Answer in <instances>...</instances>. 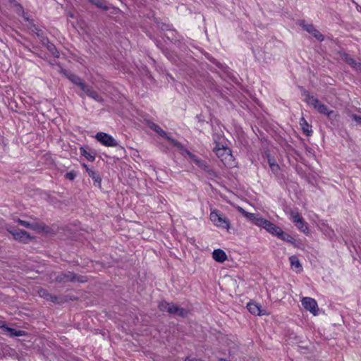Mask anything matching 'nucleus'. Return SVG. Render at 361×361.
Wrapping results in <instances>:
<instances>
[{
  "label": "nucleus",
  "instance_id": "f257e3e1",
  "mask_svg": "<svg viewBox=\"0 0 361 361\" xmlns=\"http://www.w3.org/2000/svg\"><path fill=\"white\" fill-rule=\"evenodd\" d=\"M238 211L253 224L264 228L267 232H269L272 235L276 236L278 231H280V227L277 226L271 221L262 218L258 214H254L246 212L241 207L238 208Z\"/></svg>",
  "mask_w": 361,
  "mask_h": 361
},
{
  "label": "nucleus",
  "instance_id": "f03ea898",
  "mask_svg": "<svg viewBox=\"0 0 361 361\" xmlns=\"http://www.w3.org/2000/svg\"><path fill=\"white\" fill-rule=\"evenodd\" d=\"M302 95L305 97V102L317 109L320 114L326 115L329 118L334 116L333 110L329 109L325 104L321 103L317 97L311 95L307 90L303 88H302Z\"/></svg>",
  "mask_w": 361,
  "mask_h": 361
},
{
  "label": "nucleus",
  "instance_id": "7ed1b4c3",
  "mask_svg": "<svg viewBox=\"0 0 361 361\" xmlns=\"http://www.w3.org/2000/svg\"><path fill=\"white\" fill-rule=\"evenodd\" d=\"M181 152L183 155H188L190 159L200 169L205 171L208 173L209 175L212 176H216L215 171L212 169L207 163L200 159L198 157L191 153L189 150H188L183 145L181 147H177Z\"/></svg>",
  "mask_w": 361,
  "mask_h": 361
},
{
  "label": "nucleus",
  "instance_id": "20e7f679",
  "mask_svg": "<svg viewBox=\"0 0 361 361\" xmlns=\"http://www.w3.org/2000/svg\"><path fill=\"white\" fill-rule=\"evenodd\" d=\"M209 218L216 226L227 230L229 229L230 221L228 219L219 211L216 209L211 210Z\"/></svg>",
  "mask_w": 361,
  "mask_h": 361
},
{
  "label": "nucleus",
  "instance_id": "39448f33",
  "mask_svg": "<svg viewBox=\"0 0 361 361\" xmlns=\"http://www.w3.org/2000/svg\"><path fill=\"white\" fill-rule=\"evenodd\" d=\"M51 279L59 283L85 281L84 280L80 279L79 276L71 271L54 273L51 276Z\"/></svg>",
  "mask_w": 361,
  "mask_h": 361
},
{
  "label": "nucleus",
  "instance_id": "423d86ee",
  "mask_svg": "<svg viewBox=\"0 0 361 361\" xmlns=\"http://www.w3.org/2000/svg\"><path fill=\"white\" fill-rule=\"evenodd\" d=\"M291 220L297 228L305 235H308L309 228L307 224L305 221L302 216L298 212L292 211L290 212Z\"/></svg>",
  "mask_w": 361,
  "mask_h": 361
},
{
  "label": "nucleus",
  "instance_id": "0eeeda50",
  "mask_svg": "<svg viewBox=\"0 0 361 361\" xmlns=\"http://www.w3.org/2000/svg\"><path fill=\"white\" fill-rule=\"evenodd\" d=\"M148 126L152 130H153L154 132H156L159 135H160L161 137L167 140L170 142L171 145H172L173 146H174L176 147H181L182 148V144L180 142L174 140L171 137L167 135V133L164 130H162L158 125H157L152 122H149Z\"/></svg>",
  "mask_w": 361,
  "mask_h": 361
},
{
  "label": "nucleus",
  "instance_id": "6e6552de",
  "mask_svg": "<svg viewBox=\"0 0 361 361\" xmlns=\"http://www.w3.org/2000/svg\"><path fill=\"white\" fill-rule=\"evenodd\" d=\"M95 138L102 145L107 147H116L118 145L117 141L111 135L103 132L97 133Z\"/></svg>",
  "mask_w": 361,
  "mask_h": 361
},
{
  "label": "nucleus",
  "instance_id": "1a4fd4ad",
  "mask_svg": "<svg viewBox=\"0 0 361 361\" xmlns=\"http://www.w3.org/2000/svg\"><path fill=\"white\" fill-rule=\"evenodd\" d=\"M301 302L303 307L305 310L310 311L314 315L317 314L318 310V305L317 301L314 299L312 298L305 297L302 298Z\"/></svg>",
  "mask_w": 361,
  "mask_h": 361
},
{
  "label": "nucleus",
  "instance_id": "9d476101",
  "mask_svg": "<svg viewBox=\"0 0 361 361\" xmlns=\"http://www.w3.org/2000/svg\"><path fill=\"white\" fill-rule=\"evenodd\" d=\"M300 25L308 33L312 35L319 41L324 40V35L318 31L312 24H306L304 21L300 23Z\"/></svg>",
  "mask_w": 361,
  "mask_h": 361
},
{
  "label": "nucleus",
  "instance_id": "9b49d317",
  "mask_svg": "<svg viewBox=\"0 0 361 361\" xmlns=\"http://www.w3.org/2000/svg\"><path fill=\"white\" fill-rule=\"evenodd\" d=\"M214 152L221 161H224L227 157H231V150L224 144L215 146Z\"/></svg>",
  "mask_w": 361,
  "mask_h": 361
},
{
  "label": "nucleus",
  "instance_id": "f8f14e48",
  "mask_svg": "<svg viewBox=\"0 0 361 361\" xmlns=\"http://www.w3.org/2000/svg\"><path fill=\"white\" fill-rule=\"evenodd\" d=\"M8 231L12 234L13 238L17 240L27 243V240L30 239L29 233L19 228H13Z\"/></svg>",
  "mask_w": 361,
  "mask_h": 361
},
{
  "label": "nucleus",
  "instance_id": "ddd939ff",
  "mask_svg": "<svg viewBox=\"0 0 361 361\" xmlns=\"http://www.w3.org/2000/svg\"><path fill=\"white\" fill-rule=\"evenodd\" d=\"M81 90L83 91L87 94V96L93 99L96 102L100 103H102L104 102V99L102 98V97L100 96L97 91L93 90V88L89 86L88 85L85 84L84 87H82Z\"/></svg>",
  "mask_w": 361,
  "mask_h": 361
},
{
  "label": "nucleus",
  "instance_id": "4468645a",
  "mask_svg": "<svg viewBox=\"0 0 361 361\" xmlns=\"http://www.w3.org/2000/svg\"><path fill=\"white\" fill-rule=\"evenodd\" d=\"M248 311L255 315H265L267 312L265 310L262 309L261 305L255 302H249L247 305Z\"/></svg>",
  "mask_w": 361,
  "mask_h": 361
},
{
  "label": "nucleus",
  "instance_id": "2eb2a0df",
  "mask_svg": "<svg viewBox=\"0 0 361 361\" xmlns=\"http://www.w3.org/2000/svg\"><path fill=\"white\" fill-rule=\"evenodd\" d=\"M64 74L66 76V78H68V80H70L73 84L78 86L80 88V90H82V88L84 87L85 85L86 84L83 82L82 78L75 75L74 73H72L68 71H65Z\"/></svg>",
  "mask_w": 361,
  "mask_h": 361
},
{
  "label": "nucleus",
  "instance_id": "dca6fc26",
  "mask_svg": "<svg viewBox=\"0 0 361 361\" xmlns=\"http://www.w3.org/2000/svg\"><path fill=\"white\" fill-rule=\"evenodd\" d=\"M87 173L94 181V185L99 188H102V178L98 171L93 169H87Z\"/></svg>",
  "mask_w": 361,
  "mask_h": 361
},
{
  "label": "nucleus",
  "instance_id": "f3484780",
  "mask_svg": "<svg viewBox=\"0 0 361 361\" xmlns=\"http://www.w3.org/2000/svg\"><path fill=\"white\" fill-rule=\"evenodd\" d=\"M168 312L171 314L178 315L182 317H186L188 311L183 308H180L178 306L171 303Z\"/></svg>",
  "mask_w": 361,
  "mask_h": 361
},
{
  "label": "nucleus",
  "instance_id": "a211bd4d",
  "mask_svg": "<svg viewBox=\"0 0 361 361\" xmlns=\"http://www.w3.org/2000/svg\"><path fill=\"white\" fill-rule=\"evenodd\" d=\"M42 44L46 46L47 49L54 57L59 58L60 56L59 51L56 46L51 43L47 37H43Z\"/></svg>",
  "mask_w": 361,
  "mask_h": 361
},
{
  "label": "nucleus",
  "instance_id": "6ab92c4d",
  "mask_svg": "<svg viewBox=\"0 0 361 361\" xmlns=\"http://www.w3.org/2000/svg\"><path fill=\"white\" fill-rule=\"evenodd\" d=\"M213 259L218 262H224L227 259L226 252L221 249H216L212 253Z\"/></svg>",
  "mask_w": 361,
  "mask_h": 361
},
{
  "label": "nucleus",
  "instance_id": "aec40b11",
  "mask_svg": "<svg viewBox=\"0 0 361 361\" xmlns=\"http://www.w3.org/2000/svg\"><path fill=\"white\" fill-rule=\"evenodd\" d=\"M17 221L19 223V224L23 227L32 229L33 231L39 230L42 228L38 223L37 222H29L27 221L21 220L20 219H17Z\"/></svg>",
  "mask_w": 361,
  "mask_h": 361
},
{
  "label": "nucleus",
  "instance_id": "412c9836",
  "mask_svg": "<svg viewBox=\"0 0 361 361\" xmlns=\"http://www.w3.org/2000/svg\"><path fill=\"white\" fill-rule=\"evenodd\" d=\"M289 262L292 269H294L297 272H300L302 270V264L298 258L295 255H292L289 257Z\"/></svg>",
  "mask_w": 361,
  "mask_h": 361
},
{
  "label": "nucleus",
  "instance_id": "4be33fe9",
  "mask_svg": "<svg viewBox=\"0 0 361 361\" xmlns=\"http://www.w3.org/2000/svg\"><path fill=\"white\" fill-rule=\"evenodd\" d=\"M8 334L9 336H24L27 335L26 331L22 330H16V329L6 326L5 331Z\"/></svg>",
  "mask_w": 361,
  "mask_h": 361
},
{
  "label": "nucleus",
  "instance_id": "5701e85b",
  "mask_svg": "<svg viewBox=\"0 0 361 361\" xmlns=\"http://www.w3.org/2000/svg\"><path fill=\"white\" fill-rule=\"evenodd\" d=\"M300 125L301 126V128L303 131V133L307 136H310L312 133V126L308 124L307 121L304 118H301L300 121Z\"/></svg>",
  "mask_w": 361,
  "mask_h": 361
},
{
  "label": "nucleus",
  "instance_id": "b1692460",
  "mask_svg": "<svg viewBox=\"0 0 361 361\" xmlns=\"http://www.w3.org/2000/svg\"><path fill=\"white\" fill-rule=\"evenodd\" d=\"M39 295L47 300H51V302H57V299H58L57 296L51 295L45 289H40L39 290Z\"/></svg>",
  "mask_w": 361,
  "mask_h": 361
},
{
  "label": "nucleus",
  "instance_id": "393cba45",
  "mask_svg": "<svg viewBox=\"0 0 361 361\" xmlns=\"http://www.w3.org/2000/svg\"><path fill=\"white\" fill-rule=\"evenodd\" d=\"M80 154L84 156L89 161H94L95 159L94 154L87 151L84 147H80Z\"/></svg>",
  "mask_w": 361,
  "mask_h": 361
},
{
  "label": "nucleus",
  "instance_id": "a878e982",
  "mask_svg": "<svg viewBox=\"0 0 361 361\" xmlns=\"http://www.w3.org/2000/svg\"><path fill=\"white\" fill-rule=\"evenodd\" d=\"M342 59L354 69L356 68L358 63V62H357L348 54H344L342 56Z\"/></svg>",
  "mask_w": 361,
  "mask_h": 361
},
{
  "label": "nucleus",
  "instance_id": "bb28decb",
  "mask_svg": "<svg viewBox=\"0 0 361 361\" xmlns=\"http://www.w3.org/2000/svg\"><path fill=\"white\" fill-rule=\"evenodd\" d=\"M90 2L103 11H108L109 8V6L106 5L104 0H91Z\"/></svg>",
  "mask_w": 361,
  "mask_h": 361
},
{
  "label": "nucleus",
  "instance_id": "cd10ccee",
  "mask_svg": "<svg viewBox=\"0 0 361 361\" xmlns=\"http://www.w3.org/2000/svg\"><path fill=\"white\" fill-rule=\"evenodd\" d=\"M212 139L215 146L224 144V137L221 133H214L212 135Z\"/></svg>",
  "mask_w": 361,
  "mask_h": 361
},
{
  "label": "nucleus",
  "instance_id": "c85d7f7f",
  "mask_svg": "<svg viewBox=\"0 0 361 361\" xmlns=\"http://www.w3.org/2000/svg\"><path fill=\"white\" fill-rule=\"evenodd\" d=\"M268 163L272 172L277 173L279 171V166L275 162V160L269 157Z\"/></svg>",
  "mask_w": 361,
  "mask_h": 361
},
{
  "label": "nucleus",
  "instance_id": "c756f323",
  "mask_svg": "<svg viewBox=\"0 0 361 361\" xmlns=\"http://www.w3.org/2000/svg\"><path fill=\"white\" fill-rule=\"evenodd\" d=\"M170 304L166 302H162L159 305V308L161 312H167L169 310Z\"/></svg>",
  "mask_w": 361,
  "mask_h": 361
},
{
  "label": "nucleus",
  "instance_id": "7c9ffc66",
  "mask_svg": "<svg viewBox=\"0 0 361 361\" xmlns=\"http://www.w3.org/2000/svg\"><path fill=\"white\" fill-rule=\"evenodd\" d=\"M77 176V173L75 171H71L66 173L65 177L66 178L73 180H74Z\"/></svg>",
  "mask_w": 361,
  "mask_h": 361
},
{
  "label": "nucleus",
  "instance_id": "2f4dec72",
  "mask_svg": "<svg viewBox=\"0 0 361 361\" xmlns=\"http://www.w3.org/2000/svg\"><path fill=\"white\" fill-rule=\"evenodd\" d=\"M283 241L290 243H291L293 245L295 244L294 238L290 235H289L288 233H287Z\"/></svg>",
  "mask_w": 361,
  "mask_h": 361
},
{
  "label": "nucleus",
  "instance_id": "473e14b6",
  "mask_svg": "<svg viewBox=\"0 0 361 361\" xmlns=\"http://www.w3.org/2000/svg\"><path fill=\"white\" fill-rule=\"evenodd\" d=\"M287 233H285L281 228L278 231L276 236H277L279 239L283 240Z\"/></svg>",
  "mask_w": 361,
  "mask_h": 361
},
{
  "label": "nucleus",
  "instance_id": "72a5a7b5",
  "mask_svg": "<svg viewBox=\"0 0 361 361\" xmlns=\"http://www.w3.org/2000/svg\"><path fill=\"white\" fill-rule=\"evenodd\" d=\"M159 27L162 30H167V31H171V29H170V25H168V24H165V23H161L160 25H159Z\"/></svg>",
  "mask_w": 361,
  "mask_h": 361
},
{
  "label": "nucleus",
  "instance_id": "f704fd0d",
  "mask_svg": "<svg viewBox=\"0 0 361 361\" xmlns=\"http://www.w3.org/2000/svg\"><path fill=\"white\" fill-rule=\"evenodd\" d=\"M35 30H36V34L37 35L41 38V41L42 42L43 40V37H45L44 36V33H43V31L40 29H38V28H35Z\"/></svg>",
  "mask_w": 361,
  "mask_h": 361
},
{
  "label": "nucleus",
  "instance_id": "c9c22d12",
  "mask_svg": "<svg viewBox=\"0 0 361 361\" xmlns=\"http://www.w3.org/2000/svg\"><path fill=\"white\" fill-rule=\"evenodd\" d=\"M10 2L14 4L15 6L18 7V9L19 11H20L22 13H24L23 8V7L21 6L20 4L16 3V1L15 0H10Z\"/></svg>",
  "mask_w": 361,
  "mask_h": 361
},
{
  "label": "nucleus",
  "instance_id": "e433bc0d",
  "mask_svg": "<svg viewBox=\"0 0 361 361\" xmlns=\"http://www.w3.org/2000/svg\"><path fill=\"white\" fill-rule=\"evenodd\" d=\"M352 118L355 122L361 123V116H358V115H356V114H353L352 115Z\"/></svg>",
  "mask_w": 361,
  "mask_h": 361
},
{
  "label": "nucleus",
  "instance_id": "4c0bfd02",
  "mask_svg": "<svg viewBox=\"0 0 361 361\" xmlns=\"http://www.w3.org/2000/svg\"><path fill=\"white\" fill-rule=\"evenodd\" d=\"M8 326L6 323L3 321H0V329H2L4 331H5V329Z\"/></svg>",
  "mask_w": 361,
  "mask_h": 361
},
{
  "label": "nucleus",
  "instance_id": "58836bf2",
  "mask_svg": "<svg viewBox=\"0 0 361 361\" xmlns=\"http://www.w3.org/2000/svg\"><path fill=\"white\" fill-rule=\"evenodd\" d=\"M184 361H202L200 359H196V358H191L190 357H187Z\"/></svg>",
  "mask_w": 361,
  "mask_h": 361
},
{
  "label": "nucleus",
  "instance_id": "ea45409f",
  "mask_svg": "<svg viewBox=\"0 0 361 361\" xmlns=\"http://www.w3.org/2000/svg\"><path fill=\"white\" fill-rule=\"evenodd\" d=\"M355 70L361 72V63L360 62H358V63H357L356 68H355Z\"/></svg>",
  "mask_w": 361,
  "mask_h": 361
},
{
  "label": "nucleus",
  "instance_id": "a19ab883",
  "mask_svg": "<svg viewBox=\"0 0 361 361\" xmlns=\"http://www.w3.org/2000/svg\"><path fill=\"white\" fill-rule=\"evenodd\" d=\"M82 166H83L84 169H85L87 173V169H93L92 168H89L86 164H82Z\"/></svg>",
  "mask_w": 361,
  "mask_h": 361
},
{
  "label": "nucleus",
  "instance_id": "79ce46f5",
  "mask_svg": "<svg viewBox=\"0 0 361 361\" xmlns=\"http://www.w3.org/2000/svg\"><path fill=\"white\" fill-rule=\"evenodd\" d=\"M175 32V31L171 30V35H172V37H173V32Z\"/></svg>",
  "mask_w": 361,
  "mask_h": 361
},
{
  "label": "nucleus",
  "instance_id": "37998d69",
  "mask_svg": "<svg viewBox=\"0 0 361 361\" xmlns=\"http://www.w3.org/2000/svg\"><path fill=\"white\" fill-rule=\"evenodd\" d=\"M89 1H90L91 0H88Z\"/></svg>",
  "mask_w": 361,
  "mask_h": 361
}]
</instances>
